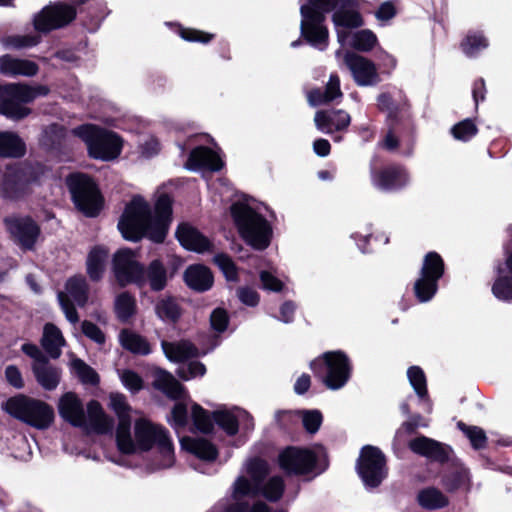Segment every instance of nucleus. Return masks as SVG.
I'll return each instance as SVG.
<instances>
[{
    "label": "nucleus",
    "mask_w": 512,
    "mask_h": 512,
    "mask_svg": "<svg viewBox=\"0 0 512 512\" xmlns=\"http://www.w3.org/2000/svg\"><path fill=\"white\" fill-rule=\"evenodd\" d=\"M88 0H73L72 2L54 1L44 6L33 18L34 29L42 34H48L69 26L80 14L81 25L89 32H95L106 14V3H98L97 8H83Z\"/></svg>",
    "instance_id": "f257e3e1"
},
{
    "label": "nucleus",
    "mask_w": 512,
    "mask_h": 512,
    "mask_svg": "<svg viewBox=\"0 0 512 512\" xmlns=\"http://www.w3.org/2000/svg\"><path fill=\"white\" fill-rule=\"evenodd\" d=\"M47 172V166L38 161L25 160L8 165L0 182L1 198L10 202L27 199Z\"/></svg>",
    "instance_id": "f03ea898"
},
{
    "label": "nucleus",
    "mask_w": 512,
    "mask_h": 512,
    "mask_svg": "<svg viewBox=\"0 0 512 512\" xmlns=\"http://www.w3.org/2000/svg\"><path fill=\"white\" fill-rule=\"evenodd\" d=\"M230 214L240 238L248 246L258 251L269 247L273 230L261 213L246 203L235 202L230 206Z\"/></svg>",
    "instance_id": "7ed1b4c3"
},
{
    "label": "nucleus",
    "mask_w": 512,
    "mask_h": 512,
    "mask_svg": "<svg viewBox=\"0 0 512 512\" xmlns=\"http://www.w3.org/2000/svg\"><path fill=\"white\" fill-rule=\"evenodd\" d=\"M2 410L37 430H47L55 420V412L50 404L25 394L9 397L2 403Z\"/></svg>",
    "instance_id": "20e7f679"
},
{
    "label": "nucleus",
    "mask_w": 512,
    "mask_h": 512,
    "mask_svg": "<svg viewBox=\"0 0 512 512\" xmlns=\"http://www.w3.org/2000/svg\"><path fill=\"white\" fill-rule=\"evenodd\" d=\"M75 134L86 143L88 155L93 159L111 161L121 154L123 141L114 131L83 124L75 129Z\"/></svg>",
    "instance_id": "39448f33"
},
{
    "label": "nucleus",
    "mask_w": 512,
    "mask_h": 512,
    "mask_svg": "<svg viewBox=\"0 0 512 512\" xmlns=\"http://www.w3.org/2000/svg\"><path fill=\"white\" fill-rule=\"evenodd\" d=\"M66 185L78 211L91 218L100 214L104 198L93 177L86 173L74 172L67 176Z\"/></svg>",
    "instance_id": "423d86ee"
},
{
    "label": "nucleus",
    "mask_w": 512,
    "mask_h": 512,
    "mask_svg": "<svg viewBox=\"0 0 512 512\" xmlns=\"http://www.w3.org/2000/svg\"><path fill=\"white\" fill-rule=\"evenodd\" d=\"M314 376L331 390L342 388L350 379L352 364L342 350L327 351L310 363Z\"/></svg>",
    "instance_id": "0eeeda50"
},
{
    "label": "nucleus",
    "mask_w": 512,
    "mask_h": 512,
    "mask_svg": "<svg viewBox=\"0 0 512 512\" xmlns=\"http://www.w3.org/2000/svg\"><path fill=\"white\" fill-rule=\"evenodd\" d=\"M381 157L374 154L369 161V174L371 184L383 192H398L403 190L410 182L407 168L400 163L392 162L379 166Z\"/></svg>",
    "instance_id": "6e6552de"
},
{
    "label": "nucleus",
    "mask_w": 512,
    "mask_h": 512,
    "mask_svg": "<svg viewBox=\"0 0 512 512\" xmlns=\"http://www.w3.org/2000/svg\"><path fill=\"white\" fill-rule=\"evenodd\" d=\"M445 262L436 251L425 254L419 273L413 285V292L420 303L430 301L438 291V282L445 274Z\"/></svg>",
    "instance_id": "1a4fd4ad"
},
{
    "label": "nucleus",
    "mask_w": 512,
    "mask_h": 512,
    "mask_svg": "<svg viewBox=\"0 0 512 512\" xmlns=\"http://www.w3.org/2000/svg\"><path fill=\"white\" fill-rule=\"evenodd\" d=\"M134 433L136 444L141 451L147 452L157 445L163 458L169 461L174 460V446L169 431L165 427L141 418L135 422Z\"/></svg>",
    "instance_id": "9d476101"
},
{
    "label": "nucleus",
    "mask_w": 512,
    "mask_h": 512,
    "mask_svg": "<svg viewBox=\"0 0 512 512\" xmlns=\"http://www.w3.org/2000/svg\"><path fill=\"white\" fill-rule=\"evenodd\" d=\"M150 205L140 195L134 196L125 206L118 221V229L124 239L138 242L143 239L146 221L150 216Z\"/></svg>",
    "instance_id": "9b49d317"
},
{
    "label": "nucleus",
    "mask_w": 512,
    "mask_h": 512,
    "mask_svg": "<svg viewBox=\"0 0 512 512\" xmlns=\"http://www.w3.org/2000/svg\"><path fill=\"white\" fill-rule=\"evenodd\" d=\"M356 470L365 486H380L387 476L384 453L376 446H363L357 459Z\"/></svg>",
    "instance_id": "f8f14e48"
},
{
    "label": "nucleus",
    "mask_w": 512,
    "mask_h": 512,
    "mask_svg": "<svg viewBox=\"0 0 512 512\" xmlns=\"http://www.w3.org/2000/svg\"><path fill=\"white\" fill-rule=\"evenodd\" d=\"M3 225L11 240L23 251H33L41 235L40 225L30 215H10Z\"/></svg>",
    "instance_id": "ddd939ff"
},
{
    "label": "nucleus",
    "mask_w": 512,
    "mask_h": 512,
    "mask_svg": "<svg viewBox=\"0 0 512 512\" xmlns=\"http://www.w3.org/2000/svg\"><path fill=\"white\" fill-rule=\"evenodd\" d=\"M318 463L317 454L305 447L287 446L278 455V465L288 476L312 473Z\"/></svg>",
    "instance_id": "4468645a"
},
{
    "label": "nucleus",
    "mask_w": 512,
    "mask_h": 512,
    "mask_svg": "<svg viewBox=\"0 0 512 512\" xmlns=\"http://www.w3.org/2000/svg\"><path fill=\"white\" fill-rule=\"evenodd\" d=\"M143 263L137 260V254L131 248H120L112 257L111 270L119 287L129 285L138 287L141 281Z\"/></svg>",
    "instance_id": "2eb2a0df"
},
{
    "label": "nucleus",
    "mask_w": 512,
    "mask_h": 512,
    "mask_svg": "<svg viewBox=\"0 0 512 512\" xmlns=\"http://www.w3.org/2000/svg\"><path fill=\"white\" fill-rule=\"evenodd\" d=\"M300 35L312 47L326 49L329 41V31L325 26L326 16L308 8L301 9Z\"/></svg>",
    "instance_id": "dca6fc26"
},
{
    "label": "nucleus",
    "mask_w": 512,
    "mask_h": 512,
    "mask_svg": "<svg viewBox=\"0 0 512 512\" xmlns=\"http://www.w3.org/2000/svg\"><path fill=\"white\" fill-rule=\"evenodd\" d=\"M509 239L503 244L504 260L496 265V278L492 285L493 295L500 301H512V224L508 226Z\"/></svg>",
    "instance_id": "f3484780"
},
{
    "label": "nucleus",
    "mask_w": 512,
    "mask_h": 512,
    "mask_svg": "<svg viewBox=\"0 0 512 512\" xmlns=\"http://www.w3.org/2000/svg\"><path fill=\"white\" fill-rule=\"evenodd\" d=\"M377 108L386 113V125L401 126L409 129L412 126L411 105L403 96L395 99L389 92L380 93L377 96Z\"/></svg>",
    "instance_id": "a211bd4d"
},
{
    "label": "nucleus",
    "mask_w": 512,
    "mask_h": 512,
    "mask_svg": "<svg viewBox=\"0 0 512 512\" xmlns=\"http://www.w3.org/2000/svg\"><path fill=\"white\" fill-rule=\"evenodd\" d=\"M344 64L352 74L354 82L360 87L373 86L381 81L376 64L353 51H347L343 58Z\"/></svg>",
    "instance_id": "6ab92c4d"
},
{
    "label": "nucleus",
    "mask_w": 512,
    "mask_h": 512,
    "mask_svg": "<svg viewBox=\"0 0 512 512\" xmlns=\"http://www.w3.org/2000/svg\"><path fill=\"white\" fill-rule=\"evenodd\" d=\"M141 281L138 283L139 289L148 287L150 292L159 293L164 291L173 277L170 274L165 263L160 258L151 260L148 264H144L141 273Z\"/></svg>",
    "instance_id": "aec40b11"
},
{
    "label": "nucleus",
    "mask_w": 512,
    "mask_h": 512,
    "mask_svg": "<svg viewBox=\"0 0 512 512\" xmlns=\"http://www.w3.org/2000/svg\"><path fill=\"white\" fill-rule=\"evenodd\" d=\"M408 447L415 454L441 464L447 463L452 453V448L449 445L424 435L410 440Z\"/></svg>",
    "instance_id": "412c9836"
},
{
    "label": "nucleus",
    "mask_w": 512,
    "mask_h": 512,
    "mask_svg": "<svg viewBox=\"0 0 512 512\" xmlns=\"http://www.w3.org/2000/svg\"><path fill=\"white\" fill-rule=\"evenodd\" d=\"M362 0H342L332 14V22L337 28L357 29L364 25L360 13Z\"/></svg>",
    "instance_id": "4be33fe9"
},
{
    "label": "nucleus",
    "mask_w": 512,
    "mask_h": 512,
    "mask_svg": "<svg viewBox=\"0 0 512 512\" xmlns=\"http://www.w3.org/2000/svg\"><path fill=\"white\" fill-rule=\"evenodd\" d=\"M58 412L61 418L73 427H83L86 424L83 403L75 392H66L59 398Z\"/></svg>",
    "instance_id": "5701e85b"
},
{
    "label": "nucleus",
    "mask_w": 512,
    "mask_h": 512,
    "mask_svg": "<svg viewBox=\"0 0 512 512\" xmlns=\"http://www.w3.org/2000/svg\"><path fill=\"white\" fill-rule=\"evenodd\" d=\"M224 165V161L216 151L202 145L190 151L186 162V168L189 170L205 169L211 172L220 171Z\"/></svg>",
    "instance_id": "b1692460"
},
{
    "label": "nucleus",
    "mask_w": 512,
    "mask_h": 512,
    "mask_svg": "<svg viewBox=\"0 0 512 512\" xmlns=\"http://www.w3.org/2000/svg\"><path fill=\"white\" fill-rule=\"evenodd\" d=\"M175 237L180 245L188 251L203 253L212 247L210 240L187 222L178 225Z\"/></svg>",
    "instance_id": "393cba45"
},
{
    "label": "nucleus",
    "mask_w": 512,
    "mask_h": 512,
    "mask_svg": "<svg viewBox=\"0 0 512 512\" xmlns=\"http://www.w3.org/2000/svg\"><path fill=\"white\" fill-rule=\"evenodd\" d=\"M184 283L193 291L203 293L214 284V276L209 267L203 264L189 265L183 274Z\"/></svg>",
    "instance_id": "a878e982"
},
{
    "label": "nucleus",
    "mask_w": 512,
    "mask_h": 512,
    "mask_svg": "<svg viewBox=\"0 0 512 512\" xmlns=\"http://www.w3.org/2000/svg\"><path fill=\"white\" fill-rule=\"evenodd\" d=\"M39 71L36 62L28 59H18L6 54L0 57V72L8 76H35Z\"/></svg>",
    "instance_id": "bb28decb"
},
{
    "label": "nucleus",
    "mask_w": 512,
    "mask_h": 512,
    "mask_svg": "<svg viewBox=\"0 0 512 512\" xmlns=\"http://www.w3.org/2000/svg\"><path fill=\"white\" fill-rule=\"evenodd\" d=\"M109 257V250L103 245H95L91 248L86 259V273L92 282L102 280Z\"/></svg>",
    "instance_id": "cd10ccee"
},
{
    "label": "nucleus",
    "mask_w": 512,
    "mask_h": 512,
    "mask_svg": "<svg viewBox=\"0 0 512 512\" xmlns=\"http://www.w3.org/2000/svg\"><path fill=\"white\" fill-rule=\"evenodd\" d=\"M181 446L184 450L203 461L213 462L219 455L216 445L205 438H192L186 436L182 438Z\"/></svg>",
    "instance_id": "c85d7f7f"
},
{
    "label": "nucleus",
    "mask_w": 512,
    "mask_h": 512,
    "mask_svg": "<svg viewBox=\"0 0 512 512\" xmlns=\"http://www.w3.org/2000/svg\"><path fill=\"white\" fill-rule=\"evenodd\" d=\"M32 372L37 383L47 391L57 388L61 380V368L50 363L49 358L38 365H32Z\"/></svg>",
    "instance_id": "c756f323"
},
{
    "label": "nucleus",
    "mask_w": 512,
    "mask_h": 512,
    "mask_svg": "<svg viewBox=\"0 0 512 512\" xmlns=\"http://www.w3.org/2000/svg\"><path fill=\"white\" fill-rule=\"evenodd\" d=\"M155 315L163 322L177 324L183 315V308L176 297L166 295L158 298L154 306Z\"/></svg>",
    "instance_id": "7c9ffc66"
},
{
    "label": "nucleus",
    "mask_w": 512,
    "mask_h": 512,
    "mask_svg": "<svg viewBox=\"0 0 512 512\" xmlns=\"http://www.w3.org/2000/svg\"><path fill=\"white\" fill-rule=\"evenodd\" d=\"M87 415L90 427L95 433L108 434L112 432L114 420L105 414L99 401L92 399L88 402Z\"/></svg>",
    "instance_id": "2f4dec72"
},
{
    "label": "nucleus",
    "mask_w": 512,
    "mask_h": 512,
    "mask_svg": "<svg viewBox=\"0 0 512 512\" xmlns=\"http://www.w3.org/2000/svg\"><path fill=\"white\" fill-rule=\"evenodd\" d=\"M27 152L26 143L15 132L0 131V157L19 159Z\"/></svg>",
    "instance_id": "473e14b6"
},
{
    "label": "nucleus",
    "mask_w": 512,
    "mask_h": 512,
    "mask_svg": "<svg viewBox=\"0 0 512 512\" xmlns=\"http://www.w3.org/2000/svg\"><path fill=\"white\" fill-rule=\"evenodd\" d=\"M9 92H12L10 90ZM23 104L21 98L15 97L13 93H3L0 97V114L13 121H20L26 118L32 110Z\"/></svg>",
    "instance_id": "72a5a7b5"
},
{
    "label": "nucleus",
    "mask_w": 512,
    "mask_h": 512,
    "mask_svg": "<svg viewBox=\"0 0 512 512\" xmlns=\"http://www.w3.org/2000/svg\"><path fill=\"white\" fill-rule=\"evenodd\" d=\"M119 341L125 350L134 355L146 356L152 351L150 343L144 336L127 328L121 330Z\"/></svg>",
    "instance_id": "f704fd0d"
},
{
    "label": "nucleus",
    "mask_w": 512,
    "mask_h": 512,
    "mask_svg": "<svg viewBox=\"0 0 512 512\" xmlns=\"http://www.w3.org/2000/svg\"><path fill=\"white\" fill-rule=\"evenodd\" d=\"M65 339L61 330L53 323H46L43 330L41 345L45 352L52 358L57 359L61 355V346Z\"/></svg>",
    "instance_id": "c9c22d12"
},
{
    "label": "nucleus",
    "mask_w": 512,
    "mask_h": 512,
    "mask_svg": "<svg viewBox=\"0 0 512 512\" xmlns=\"http://www.w3.org/2000/svg\"><path fill=\"white\" fill-rule=\"evenodd\" d=\"M131 415L118 417L116 445L120 453L131 455L136 452V444L131 437Z\"/></svg>",
    "instance_id": "e433bc0d"
},
{
    "label": "nucleus",
    "mask_w": 512,
    "mask_h": 512,
    "mask_svg": "<svg viewBox=\"0 0 512 512\" xmlns=\"http://www.w3.org/2000/svg\"><path fill=\"white\" fill-rule=\"evenodd\" d=\"M162 348L166 357L174 362H183L198 355L197 347L189 341L179 343L163 341Z\"/></svg>",
    "instance_id": "4c0bfd02"
},
{
    "label": "nucleus",
    "mask_w": 512,
    "mask_h": 512,
    "mask_svg": "<svg viewBox=\"0 0 512 512\" xmlns=\"http://www.w3.org/2000/svg\"><path fill=\"white\" fill-rule=\"evenodd\" d=\"M418 504L426 510H438L449 504V499L439 489L427 487L417 494Z\"/></svg>",
    "instance_id": "58836bf2"
},
{
    "label": "nucleus",
    "mask_w": 512,
    "mask_h": 512,
    "mask_svg": "<svg viewBox=\"0 0 512 512\" xmlns=\"http://www.w3.org/2000/svg\"><path fill=\"white\" fill-rule=\"evenodd\" d=\"M154 386L167 395L168 398L178 401L187 396L185 386L170 373L164 372L163 377L155 381Z\"/></svg>",
    "instance_id": "ea45409f"
},
{
    "label": "nucleus",
    "mask_w": 512,
    "mask_h": 512,
    "mask_svg": "<svg viewBox=\"0 0 512 512\" xmlns=\"http://www.w3.org/2000/svg\"><path fill=\"white\" fill-rule=\"evenodd\" d=\"M170 222L153 217L150 211L149 219L146 221L143 238H147L154 243H163L168 234Z\"/></svg>",
    "instance_id": "a19ab883"
},
{
    "label": "nucleus",
    "mask_w": 512,
    "mask_h": 512,
    "mask_svg": "<svg viewBox=\"0 0 512 512\" xmlns=\"http://www.w3.org/2000/svg\"><path fill=\"white\" fill-rule=\"evenodd\" d=\"M66 290L71 298L80 307H84L89 298V287L84 277L73 276L66 282Z\"/></svg>",
    "instance_id": "79ce46f5"
},
{
    "label": "nucleus",
    "mask_w": 512,
    "mask_h": 512,
    "mask_svg": "<svg viewBox=\"0 0 512 512\" xmlns=\"http://www.w3.org/2000/svg\"><path fill=\"white\" fill-rule=\"evenodd\" d=\"M191 418L195 428L203 434H211L214 430L213 412L210 413L200 404L194 402L191 406Z\"/></svg>",
    "instance_id": "37998d69"
},
{
    "label": "nucleus",
    "mask_w": 512,
    "mask_h": 512,
    "mask_svg": "<svg viewBox=\"0 0 512 512\" xmlns=\"http://www.w3.org/2000/svg\"><path fill=\"white\" fill-rule=\"evenodd\" d=\"M135 297L128 291L120 293L115 299V313L122 322L128 321L136 313Z\"/></svg>",
    "instance_id": "c03bdc74"
},
{
    "label": "nucleus",
    "mask_w": 512,
    "mask_h": 512,
    "mask_svg": "<svg viewBox=\"0 0 512 512\" xmlns=\"http://www.w3.org/2000/svg\"><path fill=\"white\" fill-rule=\"evenodd\" d=\"M11 90L15 97H19L25 103H31L38 96H46L49 88L45 85L29 86L22 83H11Z\"/></svg>",
    "instance_id": "a18cd8bd"
},
{
    "label": "nucleus",
    "mask_w": 512,
    "mask_h": 512,
    "mask_svg": "<svg viewBox=\"0 0 512 512\" xmlns=\"http://www.w3.org/2000/svg\"><path fill=\"white\" fill-rule=\"evenodd\" d=\"M214 424L218 425L228 436H235L239 431V421L235 414L227 410L213 411Z\"/></svg>",
    "instance_id": "49530a36"
},
{
    "label": "nucleus",
    "mask_w": 512,
    "mask_h": 512,
    "mask_svg": "<svg viewBox=\"0 0 512 512\" xmlns=\"http://www.w3.org/2000/svg\"><path fill=\"white\" fill-rule=\"evenodd\" d=\"M407 377L417 396L421 400L428 399L427 379L423 369L411 366L407 370Z\"/></svg>",
    "instance_id": "de8ad7c7"
},
{
    "label": "nucleus",
    "mask_w": 512,
    "mask_h": 512,
    "mask_svg": "<svg viewBox=\"0 0 512 512\" xmlns=\"http://www.w3.org/2000/svg\"><path fill=\"white\" fill-rule=\"evenodd\" d=\"M457 428L469 439L471 446L475 450H481L486 447L488 439L482 428L478 426H469L463 421L457 422Z\"/></svg>",
    "instance_id": "09e8293b"
},
{
    "label": "nucleus",
    "mask_w": 512,
    "mask_h": 512,
    "mask_svg": "<svg viewBox=\"0 0 512 512\" xmlns=\"http://www.w3.org/2000/svg\"><path fill=\"white\" fill-rule=\"evenodd\" d=\"M487 46V39L480 33H469L460 43L461 50L468 57L476 56L479 51Z\"/></svg>",
    "instance_id": "8fccbe9b"
},
{
    "label": "nucleus",
    "mask_w": 512,
    "mask_h": 512,
    "mask_svg": "<svg viewBox=\"0 0 512 512\" xmlns=\"http://www.w3.org/2000/svg\"><path fill=\"white\" fill-rule=\"evenodd\" d=\"M450 132L456 140L468 142L478 134L479 129L473 119L466 118L454 124Z\"/></svg>",
    "instance_id": "3c124183"
},
{
    "label": "nucleus",
    "mask_w": 512,
    "mask_h": 512,
    "mask_svg": "<svg viewBox=\"0 0 512 512\" xmlns=\"http://www.w3.org/2000/svg\"><path fill=\"white\" fill-rule=\"evenodd\" d=\"M176 32L187 42H197L201 44H208L216 37L214 33H209L196 28L184 27L181 24H178Z\"/></svg>",
    "instance_id": "603ef678"
},
{
    "label": "nucleus",
    "mask_w": 512,
    "mask_h": 512,
    "mask_svg": "<svg viewBox=\"0 0 512 512\" xmlns=\"http://www.w3.org/2000/svg\"><path fill=\"white\" fill-rule=\"evenodd\" d=\"M73 368L82 384L97 386L100 383V376L94 368L77 358L73 361Z\"/></svg>",
    "instance_id": "864d4df0"
},
{
    "label": "nucleus",
    "mask_w": 512,
    "mask_h": 512,
    "mask_svg": "<svg viewBox=\"0 0 512 512\" xmlns=\"http://www.w3.org/2000/svg\"><path fill=\"white\" fill-rule=\"evenodd\" d=\"M261 494L270 502L280 500L285 491V483L282 477H271L262 487Z\"/></svg>",
    "instance_id": "5fc2aeb1"
},
{
    "label": "nucleus",
    "mask_w": 512,
    "mask_h": 512,
    "mask_svg": "<svg viewBox=\"0 0 512 512\" xmlns=\"http://www.w3.org/2000/svg\"><path fill=\"white\" fill-rule=\"evenodd\" d=\"M378 39L374 32L363 29L356 32L352 38V47L356 51L369 52L377 45Z\"/></svg>",
    "instance_id": "6e6d98bb"
},
{
    "label": "nucleus",
    "mask_w": 512,
    "mask_h": 512,
    "mask_svg": "<svg viewBox=\"0 0 512 512\" xmlns=\"http://www.w3.org/2000/svg\"><path fill=\"white\" fill-rule=\"evenodd\" d=\"M247 473L251 477L256 486L262 485L263 481L269 474V466L266 460L260 457H254L247 464Z\"/></svg>",
    "instance_id": "4d7b16f0"
},
{
    "label": "nucleus",
    "mask_w": 512,
    "mask_h": 512,
    "mask_svg": "<svg viewBox=\"0 0 512 512\" xmlns=\"http://www.w3.org/2000/svg\"><path fill=\"white\" fill-rule=\"evenodd\" d=\"M214 263L219 267L227 281H238V268L231 256L226 253H218L214 256Z\"/></svg>",
    "instance_id": "13d9d810"
},
{
    "label": "nucleus",
    "mask_w": 512,
    "mask_h": 512,
    "mask_svg": "<svg viewBox=\"0 0 512 512\" xmlns=\"http://www.w3.org/2000/svg\"><path fill=\"white\" fill-rule=\"evenodd\" d=\"M260 492V486L251 483L246 477L239 476L234 483L233 498L236 502L246 496H256Z\"/></svg>",
    "instance_id": "bf43d9fd"
},
{
    "label": "nucleus",
    "mask_w": 512,
    "mask_h": 512,
    "mask_svg": "<svg viewBox=\"0 0 512 512\" xmlns=\"http://www.w3.org/2000/svg\"><path fill=\"white\" fill-rule=\"evenodd\" d=\"M173 200L169 194L163 193L161 194L155 204H154V213L153 217L159 218L171 223L172 214H173Z\"/></svg>",
    "instance_id": "052dcab7"
},
{
    "label": "nucleus",
    "mask_w": 512,
    "mask_h": 512,
    "mask_svg": "<svg viewBox=\"0 0 512 512\" xmlns=\"http://www.w3.org/2000/svg\"><path fill=\"white\" fill-rule=\"evenodd\" d=\"M322 422L323 415L319 410L302 411V424L307 433H317L322 425Z\"/></svg>",
    "instance_id": "680f3d73"
},
{
    "label": "nucleus",
    "mask_w": 512,
    "mask_h": 512,
    "mask_svg": "<svg viewBox=\"0 0 512 512\" xmlns=\"http://www.w3.org/2000/svg\"><path fill=\"white\" fill-rule=\"evenodd\" d=\"M38 35H11L5 38L4 43L15 49L34 47L40 43Z\"/></svg>",
    "instance_id": "e2e57ef3"
},
{
    "label": "nucleus",
    "mask_w": 512,
    "mask_h": 512,
    "mask_svg": "<svg viewBox=\"0 0 512 512\" xmlns=\"http://www.w3.org/2000/svg\"><path fill=\"white\" fill-rule=\"evenodd\" d=\"M230 317L226 309L217 307L210 315L211 328L217 333H223L227 330Z\"/></svg>",
    "instance_id": "0e129e2a"
},
{
    "label": "nucleus",
    "mask_w": 512,
    "mask_h": 512,
    "mask_svg": "<svg viewBox=\"0 0 512 512\" xmlns=\"http://www.w3.org/2000/svg\"><path fill=\"white\" fill-rule=\"evenodd\" d=\"M275 422L279 429L284 432H291L298 424V415L289 410H278L275 413Z\"/></svg>",
    "instance_id": "69168bd1"
},
{
    "label": "nucleus",
    "mask_w": 512,
    "mask_h": 512,
    "mask_svg": "<svg viewBox=\"0 0 512 512\" xmlns=\"http://www.w3.org/2000/svg\"><path fill=\"white\" fill-rule=\"evenodd\" d=\"M341 1L342 0H307L300 8L304 9L306 7L310 11H317L326 16V14L334 12Z\"/></svg>",
    "instance_id": "338daca9"
},
{
    "label": "nucleus",
    "mask_w": 512,
    "mask_h": 512,
    "mask_svg": "<svg viewBox=\"0 0 512 512\" xmlns=\"http://www.w3.org/2000/svg\"><path fill=\"white\" fill-rule=\"evenodd\" d=\"M120 378L122 384L132 393H138L144 388V381L142 377L134 370H123Z\"/></svg>",
    "instance_id": "774afa93"
}]
</instances>
